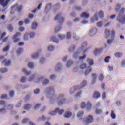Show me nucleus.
Returning a JSON list of instances; mask_svg holds the SVG:
<instances>
[{
  "mask_svg": "<svg viewBox=\"0 0 125 125\" xmlns=\"http://www.w3.org/2000/svg\"><path fill=\"white\" fill-rule=\"evenodd\" d=\"M31 21H32L30 19H25L24 21V23L26 24H30Z\"/></svg>",
  "mask_w": 125,
  "mask_h": 125,
  "instance_id": "nucleus-60",
  "label": "nucleus"
},
{
  "mask_svg": "<svg viewBox=\"0 0 125 125\" xmlns=\"http://www.w3.org/2000/svg\"><path fill=\"white\" fill-rule=\"evenodd\" d=\"M10 49V47L7 45L3 49V52H7V51H9Z\"/></svg>",
  "mask_w": 125,
  "mask_h": 125,
  "instance_id": "nucleus-55",
  "label": "nucleus"
},
{
  "mask_svg": "<svg viewBox=\"0 0 125 125\" xmlns=\"http://www.w3.org/2000/svg\"><path fill=\"white\" fill-rule=\"evenodd\" d=\"M58 37L60 41H63L66 39V35L64 34H59L58 35Z\"/></svg>",
  "mask_w": 125,
  "mask_h": 125,
  "instance_id": "nucleus-23",
  "label": "nucleus"
},
{
  "mask_svg": "<svg viewBox=\"0 0 125 125\" xmlns=\"http://www.w3.org/2000/svg\"><path fill=\"white\" fill-rule=\"evenodd\" d=\"M86 46H87V43H86V42L82 43V46L79 47L73 53L72 55L73 58L78 59V58H79V55L83 51V49H84Z\"/></svg>",
  "mask_w": 125,
  "mask_h": 125,
  "instance_id": "nucleus-4",
  "label": "nucleus"
},
{
  "mask_svg": "<svg viewBox=\"0 0 125 125\" xmlns=\"http://www.w3.org/2000/svg\"><path fill=\"white\" fill-rule=\"evenodd\" d=\"M62 69V65L60 63L57 64L56 66L55 67V71H60Z\"/></svg>",
  "mask_w": 125,
  "mask_h": 125,
  "instance_id": "nucleus-29",
  "label": "nucleus"
},
{
  "mask_svg": "<svg viewBox=\"0 0 125 125\" xmlns=\"http://www.w3.org/2000/svg\"><path fill=\"white\" fill-rule=\"evenodd\" d=\"M97 34V29L96 28H91L89 32V36L90 37H93V36H95Z\"/></svg>",
  "mask_w": 125,
  "mask_h": 125,
  "instance_id": "nucleus-10",
  "label": "nucleus"
},
{
  "mask_svg": "<svg viewBox=\"0 0 125 125\" xmlns=\"http://www.w3.org/2000/svg\"><path fill=\"white\" fill-rule=\"evenodd\" d=\"M71 38H72V32L69 31L67 32L66 34V38L67 40H71Z\"/></svg>",
  "mask_w": 125,
  "mask_h": 125,
  "instance_id": "nucleus-45",
  "label": "nucleus"
},
{
  "mask_svg": "<svg viewBox=\"0 0 125 125\" xmlns=\"http://www.w3.org/2000/svg\"><path fill=\"white\" fill-rule=\"evenodd\" d=\"M50 41L56 44H58V43H59V40L55 36H52L51 37Z\"/></svg>",
  "mask_w": 125,
  "mask_h": 125,
  "instance_id": "nucleus-14",
  "label": "nucleus"
},
{
  "mask_svg": "<svg viewBox=\"0 0 125 125\" xmlns=\"http://www.w3.org/2000/svg\"><path fill=\"white\" fill-rule=\"evenodd\" d=\"M97 79V75L95 73H93L92 75V81L91 83V84L92 85H93L96 82V79Z\"/></svg>",
  "mask_w": 125,
  "mask_h": 125,
  "instance_id": "nucleus-15",
  "label": "nucleus"
},
{
  "mask_svg": "<svg viewBox=\"0 0 125 125\" xmlns=\"http://www.w3.org/2000/svg\"><path fill=\"white\" fill-rule=\"evenodd\" d=\"M41 50H39L38 51L34 52L31 55V57L32 59H37L40 57V53L41 52Z\"/></svg>",
  "mask_w": 125,
  "mask_h": 125,
  "instance_id": "nucleus-9",
  "label": "nucleus"
},
{
  "mask_svg": "<svg viewBox=\"0 0 125 125\" xmlns=\"http://www.w3.org/2000/svg\"><path fill=\"white\" fill-rule=\"evenodd\" d=\"M100 52H101V49L99 48L95 49L93 51V53L95 56L98 55Z\"/></svg>",
  "mask_w": 125,
  "mask_h": 125,
  "instance_id": "nucleus-32",
  "label": "nucleus"
},
{
  "mask_svg": "<svg viewBox=\"0 0 125 125\" xmlns=\"http://www.w3.org/2000/svg\"><path fill=\"white\" fill-rule=\"evenodd\" d=\"M51 8V3L47 4L45 8V12H46V13H47V12H49Z\"/></svg>",
  "mask_w": 125,
  "mask_h": 125,
  "instance_id": "nucleus-26",
  "label": "nucleus"
},
{
  "mask_svg": "<svg viewBox=\"0 0 125 125\" xmlns=\"http://www.w3.org/2000/svg\"><path fill=\"white\" fill-rule=\"evenodd\" d=\"M7 112V109L5 107L0 108V114H5Z\"/></svg>",
  "mask_w": 125,
  "mask_h": 125,
  "instance_id": "nucleus-40",
  "label": "nucleus"
},
{
  "mask_svg": "<svg viewBox=\"0 0 125 125\" xmlns=\"http://www.w3.org/2000/svg\"><path fill=\"white\" fill-rule=\"evenodd\" d=\"M6 32H4L2 33V31H0V41L3 38V37H5L6 36Z\"/></svg>",
  "mask_w": 125,
  "mask_h": 125,
  "instance_id": "nucleus-43",
  "label": "nucleus"
},
{
  "mask_svg": "<svg viewBox=\"0 0 125 125\" xmlns=\"http://www.w3.org/2000/svg\"><path fill=\"white\" fill-rule=\"evenodd\" d=\"M32 106H33V105L32 104H27L24 105V110L29 111V110H30V109H31V108H32Z\"/></svg>",
  "mask_w": 125,
  "mask_h": 125,
  "instance_id": "nucleus-28",
  "label": "nucleus"
},
{
  "mask_svg": "<svg viewBox=\"0 0 125 125\" xmlns=\"http://www.w3.org/2000/svg\"><path fill=\"white\" fill-rule=\"evenodd\" d=\"M104 79V76L103 75V74H101L99 75V76H98L99 81H100V82H102V81H103Z\"/></svg>",
  "mask_w": 125,
  "mask_h": 125,
  "instance_id": "nucleus-59",
  "label": "nucleus"
},
{
  "mask_svg": "<svg viewBox=\"0 0 125 125\" xmlns=\"http://www.w3.org/2000/svg\"><path fill=\"white\" fill-rule=\"evenodd\" d=\"M23 49L20 48H19L17 50V53L18 55H19V54H21L22 53H23Z\"/></svg>",
  "mask_w": 125,
  "mask_h": 125,
  "instance_id": "nucleus-57",
  "label": "nucleus"
},
{
  "mask_svg": "<svg viewBox=\"0 0 125 125\" xmlns=\"http://www.w3.org/2000/svg\"><path fill=\"white\" fill-rule=\"evenodd\" d=\"M87 85V81L86 80H83L79 86H74L72 87L69 90V93L70 95H72L77 91L83 89L84 87H85Z\"/></svg>",
  "mask_w": 125,
  "mask_h": 125,
  "instance_id": "nucleus-3",
  "label": "nucleus"
},
{
  "mask_svg": "<svg viewBox=\"0 0 125 125\" xmlns=\"http://www.w3.org/2000/svg\"><path fill=\"white\" fill-rule=\"evenodd\" d=\"M27 67H28V68L31 70H33V69L35 68V64H34L32 62H29L27 64Z\"/></svg>",
  "mask_w": 125,
  "mask_h": 125,
  "instance_id": "nucleus-25",
  "label": "nucleus"
},
{
  "mask_svg": "<svg viewBox=\"0 0 125 125\" xmlns=\"http://www.w3.org/2000/svg\"><path fill=\"white\" fill-rule=\"evenodd\" d=\"M55 49V46L52 45H50L47 46V50L49 52H52V51H54Z\"/></svg>",
  "mask_w": 125,
  "mask_h": 125,
  "instance_id": "nucleus-21",
  "label": "nucleus"
},
{
  "mask_svg": "<svg viewBox=\"0 0 125 125\" xmlns=\"http://www.w3.org/2000/svg\"><path fill=\"white\" fill-rule=\"evenodd\" d=\"M82 91L77 92L75 95V97L76 98H81V97L82 96Z\"/></svg>",
  "mask_w": 125,
  "mask_h": 125,
  "instance_id": "nucleus-36",
  "label": "nucleus"
},
{
  "mask_svg": "<svg viewBox=\"0 0 125 125\" xmlns=\"http://www.w3.org/2000/svg\"><path fill=\"white\" fill-rule=\"evenodd\" d=\"M86 52H87V49L84 50L83 52V56L79 57V60L80 61H83L86 58Z\"/></svg>",
  "mask_w": 125,
  "mask_h": 125,
  "instance_id": "nucleus-13",
  "label": "nucleus"
},
{
  "mask_svg": "<svg viewBox=\"0 0 125 125\" xmlns=\"http://www.w3.org/2000/svg\"><path fill=\"white\" fill-rule=\"evenodd\" d=\"M55 21H57L59 24H63L64 22V18L62 13L57 15L54 18Z\"/></svg>",
  "mask_w": 125,
  "mask_h": 125,
  "instance_id": "nucleus-5",
  "label": "nucleus"
},
{
  "mask_svg": "<svg viewBox=\"0 0 125 125\" xmlns=\"http://www.w3.org/2000/svg\"><path fill=\"white\" fill-rule=\"evenodd\" d=\"M41 7H42V4H40L37 8L34 9L32 11L33 13H36V11H37V10H40V9H41Z\"/></svg>",
  "mask_w": 125,
  "mask_h": 125,
  "instance_id": "nucleus-49",
  "label": "nucleus"
},
{
  "mask_svg": "<svg viewBox=\"0 0 125 125\" xmlns=\"http://www.w3.org/2000/svg\"><path fill=\"white\" fill-rule=\"evenodd\" d=\"M23 40L25 42H27V41H29V33H25L23 37Z\"/></svg>",
  "mask_w": 125,
  "mask_h": 125,
  "instance_id": "nucleus-44",
  "label": "nucleus"
},
{
  "mask_svg": "<svg viewBox=\"0 0 125 125\" xmlns=\"http://www.w3.org/2000/svg\"><path fill=\"white\" fill-rule=\"evenodd\" d=\"M93 97L95 99H98V98H100V94L98 92H95Z\"/></svg>",
  "mask_w": 125,
  "mask_h": 125,
  "instance_id": "nucleus-33",
  "label": "nucleus"
},
{
  "mask_svg": "<svg viewBox=\"0 0 125 125\" xmlns=\"http://www.w3.org/2000/svg\"><path fill=\"white\" fill-rule=\"evenodd\" d=\"M97 13H95L94 16L91 19L90 22L91 24H94V23L98 21V15Z\"/></svg>",
  "mask_w": 125,
  "mask_h": 125,
  "instance_id": "nucleus-11",
  "label": "nucleus"
},
{
  "mask_svg": "<svg viewBox=\"0 0 125 125\" xmlns=\"http://www.w3.org/2000/svg\"><path fill=\"white\" fill-rule=\"evenodd\" d=\"M73 64V60H70L67 61V64H66V68H70L72 65Z\"/></svg>",
  "mask_w": 125,
  "mask_h": 125,
  "instance_id": "nucleus-31",
  "label": "nucleus"
},
{
  "mask_svg": "<svg viewBox=\"0 0 125 125\" xmlns=\"http://www.w3.org/2000/svg\"><path fill=\"white\" fill-rule=\"evenodd\" d=\"M56 109L54 111H52L49 112L48 115L49 116H55L56 115Z\"/></svg>",
  "mask_w": 125,
  "mask_h": 125,
  "instance_id": "nucleus-54",
  "label": "nucleus"
},
{
  "mask_svg": "<svg viewBox=\"0 0 125 125\" xmlns=\"http://www.w3.org/2000/svg\"><path fill=\"white\" fill-rule=\"evenodd\" d=\"M28 35L30 39H34V38H35V36H36V33L35 32H30L28 34Z\"/></svg>",
  "mask_w": 125,
  "mask_h": 125,
  "instance_id": "nucleus-52",
  "label": "nucleus"
},
{
  "mask_svg": "<svg viewBox=\"0 0 125 125\" xmlns=\"http://www.w3.org/2000/svg\"><path fill=\"white\" fill-rule=\"evenodd\" d=\"M2 64H4L6 67H9V66H11V61L9 60L6 59L2 61Z\"/></svg>",
  "mask_w": 125,
  "mask_h": 125,
  "instance_id": "nucleus-16",
  "label": "nucleus"
},
{
  "mask_svg": "<svg viewBox=\"0 0 125 125\" xmlns=\"http://www.w3.org/2000/svg\"><path fill=\"white\" fill-rule=\"evenodd\" d=\"M94 122V119H93V116L91 115H89L86 116L83 119V123H86V124H91Z\"/></svg>",
  "mask_w": 125,
  "mask_h": 125,
  "instance_id": "nucleus-6",
  "label": "nucleus"
},
{
  "mask_svg": "<svg viewBox=\"0 0 125 125\" xmlns=\"http://www.w3.org/2000/svg\"><path fill=\"white\" fill-rule=\"evenodd\" d=\"M39 63L41 64V65H42V64H44L45 63V58H41L40 59Z\"/></svg>",
  "mask_w": 125,
  "mask_h": 125,
  "instance_id": "nucleus-50",
  "label": "nucleus"
},
{
  "mask_svg": "<svg viewBox=\"0 0 125 125\" xmlns=\"http://www.w3.org/2000/svg\"><path fill=\"white\" fill-rule=\"evenodd\" d=\"M102 113V110L101 109H97L95 110V114L96 115H100V114Z\"/></svg>",
  "mask_w": 125,
  "mask_h": 125,
  "instance_id": "nucleus-62",
  "label": "nucleus"
},
{
  "mask_svg": "<svg viewBox=\"0 0 125 125\" xmlns=\"http://www.w3.org/2000/svg\"><path fill=\"white\" fill-rule=\"evenodd\" d=\"M43 79H44V78L43 77V76H41L40 77H39L38 79H37L36 80V83H41L42 82V81H43Z\"/></svg>",
  "mask_w": 125,
  "mask_h": 125,
  "instance_id": "nucleus-56",
  "label": "nucleus"
},
{
  "mask_svg": "<svg viewBox=\"0 0 125 125\" xmlns=\"http://www.w3.org/2000/svg\"><path fill=\"white\" fill-rule=\"evenodd\" d=\"M56 78H57V76H56V75L52 74L50 75L49 79L50 80H51V81H54V80H55Z\"/></svg>",
  "mask_w": 125,
  "mask_h": 125,
  "instance_id": "nucleus-47",
  "label": "nucleus"
},
{
  "mask_svg": "<svg viewBox=\"0 0 125 125\" xmlns=\"http://www.w3.org/2000/svg\"><path fill=\"white\" fill-rule=\"evenodd\" d=\"M21 71L22 73H24V75H26V76H30V75H31V71L28 70L26 68H22Z\"/></svg>",
  "mask_w": 125,
  "mask_h": 125,
  "instance_id": "nucleus-20",
  "label": "nucleus"
},
{
  "mask_svg": "<svg viewBox=\"0 0 125 125\" xmlns=\"http://www.w3.org/2000/svg\"><path fill=\"white\" fill-rule=\"evenodd\" d=\"M21 36V33L20 32H17L13 37L12 39L14 40V43H18L20 42V39L17 38L18 37Z\"/></svg>",
  "mask_w": 125,
  "mask_h": 125,
  "instance_id": "nucleus-7",
  "label": "nucleus"
},
{
  "mask_svg": "<svg viewBox=\"0 0 125 125\" xmlns=\"http://www.w3.org/2000/svg\"><path fill=\"white\" fill-rule=\"evenodd\" d=\"M62 29V26L61 25H57L54 29L55 33H58V32H60L61 29Z\"/></svg>",
  "mask_w": 125,
  "mask_h": 125,
  "instance_id": "nucleus-30",
  "label": "nucleus"
},
{
  "mask_svg": "<svg viewBox=\"0 0 125 125\" xmlns=\"http://www.w3.org/2000/svg\"><path fill=\"white\" fill-rule=\"evenodd\" d=\"M50 83V81L49 79H45L42 82V85L45 86V85H47Z\"/></svg>",
  "mask_w": 125,
  "mask_h": 125,
  "instance_id": "nucleus-27",
  "label": "nucleus"
},
{
  "mask_svg": "<svg viewBox=\"0 0 125 125\" xmlns=\"http://www.w3.org/2000/svg\"><path fill=\"white\" fill-rule=\"evenodd\" d=\"M83 114H84L83 112L79 111L77 114V118H81V117H83Z\"/></svg>",
  "mask_w": 125,
  "mask_h": 125,
  "instance_id": "nucleus-53",
  "label": "nucleus"
},
{
  "mask_svg": "<svg viewBox=\"0 0 125 125\" xmlns=\"http://www.w3.org/2000/svg\"><path fill=\"white\" fill-rule=\"evenodd\" d=\"M14 8H15L18 12H20V11L23 9V6L17 4L16 5L14 6Z\"/></svg>",
  "mask_w": 125,
  "mask_h": 125,
  "instance_id": "nucleus-19",
  "label": "nucleus"
},
{
  "mask_svg": "<svg viewBox=\"0 0 125 125\" xmlns=\"http://www.w3.org/2000/svg\"><path fill=\"white\" fill-rule=\"evenodd\" d=\"M88 63L90 66H93V60L91 59H88Z\"/></svg>",
  "mask_w": 125,
  "mask_h": 125,
  "instance_id": "nucleus-58",
  "label": "nucleus"
},
{
  "mask_svg": "<svg viewBox=\"0 0 125 125\" xmlns=\"http://www.w3.org/2000/svg\"><path fill=\"white\" fill-rule=\"evenodd\" d=\"M92 71V69H91V67L89 66L88 67V69L86 70V71L85 72V76H87V75L89 74V73Z\"/></svg>",
  "mask_w": 125,
  "mask_h": 125,
  "instance_id": "nucleus-37",
  "label": "nucleus"
},
{
  "mask_svg": "<svg viewBox=\"0 0 125 125\" xmlns=\"http://www.w3.org/2000/svg\"><path fill=\"white\" fill-rule=\"evenodd\" d=\"M80 107L81 108V109H85V108H86V104L85 103V102H81Z\"/></svg>",
  "mask_w": 125,
  "mask_h": 125,
  "instance_id": "nucleus-39",
  "label": "nucleus"
},
{
  "mask_svg": "<svg viewBox=\"0 0 125 125\" xmlns=\"http://www.w3.org/2000/svg\"><path fill=\"white\" fill-rule=\"evenodd\" d=\"M121 67H122V68H125V60L122 61L121 63Z\"/></svg>",
  "mask_w": 125,
  "mask_h": 125,
  "instance_id": "nucleus-64",
  "label": "nucleus"
},
{
  "mask_svg": "<svg viewBox=\"0 0 125 125\" xmlns=\"http://www.w3.org/2000/svg\"><path fill=\"white\" fill-rule=\"evenodd\" d=\"M95 13H97L98 17L101 19L104 17V12L102 10H100L99 12H96Z\"/></svg>",
  "mask_w": 125,
  "mask_h": 125,
  "instance_id": "nucleus-22",
  "label": "nucleus"
},
{
  "mask_svg": "<svg viewBox=\"0 0 125 125\" xmlns=\"http://www.w3.org/2000/svg\"><path fill=\"white\" fill-rule=\"evenodd\" d=\"M105 37L106 39H108L106 41V44L105 45V47L107 48V45H111L113 42H114V41L115 40V32L113 31L111 34H110V30L109 29H105Z\"/></svg>",
  "mask_w": 125,
  "mask_h": 125,
  "instance_id": "nucleus-2",
  "label": "nucleus"
},
{
  "mask_svg": "<svg viewBox=\"0 0 125 125\" xmlns=\"http://www.w3.org/2000/svg\"><path fill=\"white\" fill-rule=\"evenodd\" d=\"M86 68V64L83 63L80 66V69H81L82 70H84Z\"/></svg>",
  "mask_w": 125,
  "mask_h": 125,
  "instance_id": "nucleus-61",
  "label": "nucleus"
},
{
  "mask_svg": "<svg viewBox=\"0 0 125 125\" xmlns=\"http://www.w3.org/2000/svg\"><path fill=\"white\" fill-rule=\"evenodd\" d=\"M36 78V74H32L31 76H30L28 80L29 81V82H33V81H34V80H35V79Z\"/></svg>",
  "mask_w": 125,
  "mask_h": 125,
  "instance_id": "nucleus-35",
  "label": "nucleus"
},
{
  "mask_svg": "<svg viewBox=\"0 0 125 125\" xmlns=\"http://www.w3.org/2000/svg\"><path fill=\"white\" fill-rule=\"evenodd\" d=\"M73 113L70 111H66L64 114V117L66 119H70L72 117Z\"/></svg>",
  "mask_w": 125,
  "mask_h": 125,
  "instance_id": "nucleus-17",
  "label": "nucleus"
},
{
  "mask_svg": "<svg viewBox=\"0 0 125 125\" xmlns=\"http://www.w3.org/2000/svg\"><path fill=\"white\" fill-rule=\"evenodd\" d=\"M10 0H0V4L4 8L8 5Z\"/></svg>",
  "mask_w": 125,
  "mask_h": 125,
  "instance_id": "nucleus-8",
  "label": "nucleus"
},
{
  "mask_svg": "<svg viewBox=\"0 0 125 125\" xmlns=\"http://www.w3.org/2000/svg\"><path fill=\"white\" fill-rule=\"evenodd\" d=\"M86 111H87V112H90V111H91V109L92 108L91 103L88 101L86 104Z\"/></svg>",
  "mask_w": 125,
  "mask_h": 125,
  "instance_id": "nucleus-18",
  "label": "nucleus"
},
{
  "mask_svg": "<svg viewBox=\"0 0 125 125\" xmlns=\"http://www.w3.org/2000/svg\"><path fill=\"white\" fill-rule=\"evenodd\" d=\"M40 107H41V104H37L34 107V111H37V110H39V109H40Z\"/></svg>",
  "mask_w": 125,
  "mask_h": 125,
  "instance_id": "nucleus-51",
  "label": "nucleus"
},
{
  "mask_svg": "<svg viewBox=\"0 0 125 125\" xmlns=\"http://www.w3.org/2000/svg\"><path fill=\"white\" fill-rule=\"evenodd\" d=\"M46 120V116L42 115L41 118H39L37 119L38 122H41V121H45Z\"/></svg>",
  "mask_w": 125,
  "mask_h": 125,
  "instance_id": "nucleus-41",
  "label": "nucleus"
},
{
  "mask_svg": "<svg viewBox=\"0 0 125 125\" xmlns=\"http://www.w3.org/2000/svg\"><path fill=\"white\" fill-rule=\"evenodd\" d=\"M114 55L117 58H120V57L123 56V54L122 53L117 52L114 54Z\"/></svg>",
  "mask_w": 125,
  "mask_h": 125,
  "instance_id": "nucleus-48",
  "label": "nucleus"
},
{
  "mask_svg": "<svg viewBox=\"0 0 125 125\" xmlns=\"http://www.w3.org/2000/svg\"><path fill=\"white\" fill-rule=\"evenodd\" d=\"M44 92L49 100L50 104H54L56 101H58L57 103L58 106H62L64 104H68V103L67 99L65 98V94H60L56 97L55 88L53 86L46 87L44 90Z\"/></svg>",
  "mask_w": 125,
  "mask_h": 125,
  "instance_id": "nucleus-1",
  "label": "nucleus"
},
{
  "mask_svg": "<svg viewBox=\"0 0 125 125\" xmlns=\"http://www.w3.org/2000/svg\"><path fill=\"white\" fill-rule=\"evenodd\" d=\"M56 113H58L59 115H62L64 112H65V110L64 109H60L58 108H57L56 109Z\"/></svg>",
  "mask_w": 125,
  "mask_h": 125,
  "instance_id": "nucleus-34",
  "label": "nucleus"
},
{
  "mask_svg": "<svg viewBox=\"0 0 125 125\" xmlns=\"http://www.w3.org/2000/svg\"><path fill=\"white\" fill-rule=\"evenodd\" d=\"M90 16V14L88 12H83L80 15V17H82V18H83L84 19H88V18H89Z\"/></svg>",
  "mask_w": 125,
  "mask_h": 125,
  "instance_id": "nucleus-12",
  "label": "nucleus"
},
{
  "mask_svg": "<svg viewBox=\"0 0 125 125\" xmlns=\"http://www.w3.org/2000/svg\"><path fill=\"white\" fill-rule=\"evenodd\" d=\"M111 117L113 120H116V114H115L114 111H111Z\"/></svg>",
  "mask_w": 125,
  "mask_h": 125,
  "instance_id": "nucleus-63",
  "label": "nucleus"
},
{
  "mask_svg": "<svg viewBox=\"0 0 125 125\" xmlns=\"http://www.w3.org/2000/svg\"><path fill=\"white\" fill-rule=\"evenodd\" d=\"M20 82H21V83H26V82H27V78L26 76L21 77L20 79Z\"/></svg>",
  "mask_w": 125,
  "mask_h": 125,
  "instance_id": "nucleus-46",
  "label": "nucleus"
},
{
  "mask_svg": "<svg viewBox=\"0 0 125 125\" xmlns=\"http://www.w3.org/2000/svg\"><path fill=\"white\" fill-rule=\"evenodd\" d=\"M111 59L110 56H107L104 59V62L106 64H109V60Z\"/></svg>",
  "mask_w": 125,
  "mask_h": 125,
  "instance_id": "nucleus-42",
  "label": "nucleus"
},
{
  "mask_svg": "<svg viewBox=\"0 0 125 125\" xmlns=\"http://www.w3.org/2000/svg\"><path fill=\"white\" fill-rule=\"evenodd\" d=\"M37 28H38V23H37V22H34L32 24L31 28L32 29V30H36Z\"/></svg>",
  "mask_w": 125,
  "mask_h": 125,
  "instance_id": "nucleus-38",
  "label": "nucleus"
},
{
  "mask_svg": "<svg viewBox=\"0 0 125 125\" xmlns=\"http://www.w3.org/2000/svg\"><path fill=\"white\" fill-rule=\"evenodd\" d=\"M75 50L76 46L75 45H72L68 48V52H69V53H72V52H74Z\"/></svg>",
  "mask_w": 125,
  "mask_h": 125,
  "instance_id": "nucleus-24",
  "label": "nucleus"
}]
</instances>
